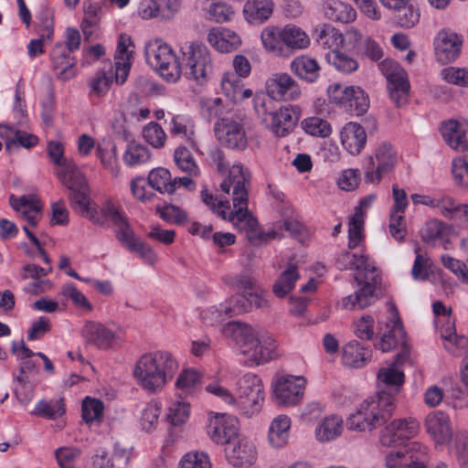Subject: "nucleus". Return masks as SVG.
<instances>
[{
    "label": "nucleus",
    "mask_w": 468,
    "mask_h": 468,
    "mask_svg": "<svg viewBox=\"0 0 468 468\" xmlns=\"http://www.w3.org/2000/svg\"><path fill=\"white\" fill-rule=\"evenodd\" d=\"M121 242L131 252H135L148 265L154 266L157 261V254L154 250L146 242L136 237L135 233H132L129 237Z\"/></svg>",
    "instance_id": "nucleus-39"
},
{
    "label": "nucleus",
    "mask_w": 468,
    "mask_h": 468,
    "mask_svg": "<svg viewBox=\"0 0 468 468\" xmlns=\"http://www.w3.org/2000/svg\"><path fill=\"white\" fill-rule=\"evenodd\" d=\"M65 408L62 399L57 400H41L32 412L33 415L41 416L46 419H56L63 415Z\"/></svg>",
    "instance_id": "nucleus-54"
},
{
    "label": "nucleus",
    "mask_w": 468,
    "mask_h": 468,
    "mask_svg": "<svg viewBox=\"0 0 468 468\" xmlns=\"http://www.w3.org/2000/svg\"><path fill=\"white\" fill-rule=\"evenodd\" d=\"M458 461L462 468H468V431H458L454 438Z\"/></svg>",
    "instance_id": "nucleus-63"
},
{
    "label": "nucleus",
    "mask_w": 468,
    "mask_h": 468,
    "mask_svg": "<svg viewBox=\"0 0 468 468\" xmlns=\"http://www.w3.org/2000/svg\"><path fill=\"white\" fill-rule=\"evenodd\" d=\"M112 82V74L110 72L109 75L105 71L97 72L89 81L90 93L96 97H103Z\"/></svg>",
    "instance_id": "nucleus-59"
},
{
    "label": "nucleus",
    "mask_w": 468,
    "mask_h": 468,
    "mask_svg": "<svg viewBox=\"0 0 468 468\" xmlns=\"http://www.w3.org/2000/svg\"><path fill=\"white\" fill-rule=\"evenodd\" d=\"M81 334L87 344L102 350L112 348L118 338L115 332L94 321L86 322Z\"/></svg>",
    "instance_id": "nucleus-21"
},
{
    "label": "nucleus",
    "mask_w": 468,
    "mask_h": 468,
    "mask_svg": "<svg viewBox=\"0 0 468 468\" xmlns=\"http://www.w3.org/2000/svg\"><path fill=\"white\" fill-rule=\"evenodd\" d=\"M425 427L436 443H448L452 437L450 418L442 411L436 410L429 413L425 419Z\"/></svg>",
    "instance_id": "nucleus-24"
},
{
    "label": "nucleus",
    "mask_w": 468,
    "mask_h": 468,
    "mask_svg": "<svg viewBox=\"0 0 468 468\" xmlns=\"http://www.w3.org/2000/svg\"><path fill=\"white\" fill-rule=\"evenodd\" d=\"M418 431V423L412 419H398L388 423L379 435L382 446L393 447L413 437Z\"/></svg>",
    "instance_id": "nucleus-18"
},
{
    "label": "nucleus",
    "mask_w": 468,
    "mask_h": 468,
    "mask_svg": "<svg viewBox=\"0 0 468 468\" xmlns=\"http://www.w3.org/2000/svg\"><path fill=\"white\" fill-rule=\"evenodd\" d=\"M335 266L339 270L355 271V280L358 288L341 301L346 310H361L373 304L380 294L381 277L374 263L364 254L352 253L348 250L341 252Z\"/></svg>",
    "instance_id": "nucleus-2"
},
{
    "label": "nucleus",
    "mask_w": 468,
    "mask_h": 468,
    "mask_svg": "<svg viewBox=\"0 0 468 468\" xmlns=\"http://www.w3.org/2000/svg\"><path fill=\"white\" fill-rule=\"evenodd\" d=\"M441 132L444 141L452 149L461 152L467 149L468 133L459 122L454 120L446 122L441 126Z\"/></svg>",
    "instance_id": "nucleus-29"
},
{
    "label": "nucleus",
    "mask_w": 468,
    "mask_h": 468,
    "mask_svg": "<svg viewBox=\"0 0 468 468\" xmlns=\"http://www.w3.org/2000/svg\"><path fill=\"white\" fill-rule=\"evenodd\" d=\"M434 314L438 316L437 324L444 348L458 355L462 348L468 346V340L464 335H458L455 329V319L451 316L452 308H447L441 302H435L432 305Z\"/></svg>",
    "instance_id": "nucleus-13"
},
{
    "label": "nucleus",
    "mask_w": 468,
    "mask_h": 468,
    "mask_svg": "<svg viewBox=\"0 0 468 468\" xmlns=\"http://www.w3.org/2000/svg\"><path fill=\"white\" fill-rule=\"evenodd\" d=\"M144 53L147 63L154 68L162 78L169 82L179 80L182 66L167 44L159 39L150 41L145 46Z\"/></svg>",
    "instance_id": "nucleus-9"
},
{
    "label": "nucleus",
    "mask_w": 468,
    "mask_h": 468,
    "mask_svg": "<svg viewBox=\"0 0 468 468\" xmlns=\"http://www.w3.org/2000/svg\"><path fill=\"white\" fill-rule=\"evenodd\" d=\"M9 203L13 209L19 213L20 217L28 223V225L23 226V229L30 241L36 247H39L40 241L29 228L36 227L42 218L43 205L41 201L35 195H25L19 197L11 195Z\"/></svg>",
    "instance_id": "nucleus-15"
},
{
    "label": "nucleus",
    "mask_w": 468,
    "mask_h": 468,
    "mask_svg": "<svg viewBox=\"0 0 468 468\" xmlns=\"http://www.w3.org/2000/svg\"><path fill=\"white\" fill-rule=\"evenodd\" d=\"M186 76L198 83L207 80L213 72V64L207 47L198 41L185 43L181 47Z\"/></svg>",
    "instance_id": "nucleus-7"
},
{
    "label": "nucleus",
    "mask_w": 468,
    "mask_h": 468,
    "mask_svg": "<svg viewBox=\"0 0 468 468\" xmlns=\"http://www.w3.org/2000/svg\"><path fill=\"white\" fill-rule=\"evenodd\" d=\"M292 420L289 416L281 414L273 418L269 425L267 441L273 449H282L290 440Z\"/></svg>",
    "instance_id": "nucleus-26"
},
{
    "label": "nucleus",
    "mask_w": 468,
    "mask_h": 468,
    "mask_svg": "<svg viewBox=\"0 0 468 468\" xmlns=\"http://www.w3.org/2000/svg\"><path fill=\"white\" fill-rule=\"evenodd\" d=\"M156 211L162 219L171 224L182 225L187 221V213L177 206L165 205L158 207Z\"/></svg>",
    "instance_id": "nucleus-58"
},
{
    "label": "nucleus",
    "mask_w": 468,
    "mask_h": 468,
    "mask_svg": "<svg viewBox=\"0 0 468 468\" xmlns=\"http://www.w3.org/2000/svg\"><path fill=\"white\" fill-rule=\"evenodd\" d=\"M201 374L194 368L181 371L176 381V388L180 391L179 396L193 394L201 383Z\"/></svg>",
    "instance_id": "nucleus-44"
},
{
    "label": "nucleus",
    "mask_w": 468,
    "mask_h": 468,
    "mask_svg": "<svg viewBox=\"0 0 468 468\" xmlns=\"http://www.w3.org/2000/svg\"><path fill=\"white\" fill-rule=\"evenodd\" d=\"M147 184L161 194L174 193V185L168 169L163 167L152 169L147 176Z\"/></svg>",
    "instance_id": "nucleus-43"
},
{
    "label": "nucleus",
    "mask_w": 468,
    "mask_h": 468,
    "mask_svg": "<svg viewBox=\"0 0 468 468\" xmlns=\"http://www.w3.org/2000/svg\"><path fill=\"white\" fill-rule=\"evenodd\" d=\"M190 414V404L188 401H173L167 409L166 420L173 426H179L186 422Z\"/></svg>",
    "instance_id": "nucleus-50"
},
{
    "label": "nucleus",
    "mask_w": 468,
    "mask_h": 468,
    "mask_svg": "<svg viewBox=\"0 0 468 468\" xmlns=\"http://www.w3.org/2000/svg\"><path fill=\"white\" fill-rule=\"evenodd\" d=\"M217 140L223 146L243 151L248 145L244 124L239 115L231 114L219 118L214 125Z\"/></svg>",
    "instance_id": "nucleus-11"
},
{
    "label": "nucleus",
    "mask_w": 468,
    "mask_h": 468,
    "mask_svg": "<svg viewBox=\"0 0 468 468\" xmlns=\"http://www.w3.org/2000/svg\"><path fill=\"white\" fill-rule=\"evenodd\" d=\"M398 162V154L388 142L378 144L374 154L368 157V165L365 172L367 183L378 184L382 177L389 174Z\"/></svg>",
    "instance_id": "nucleus-12"
},
{
    "label": "nucleus",
    "mask_w": 468,
    "mask_h": 468,
    "mask_svg": "<svg viewBox=\"0 0 468 468\" xmlns=\"http://www.w3.org/2000/svg\"><path fill=\"white\" fill-rule=\"evenodd\" d=\"M174 160L176 166L190 176H198L199 167L190 151L185 146H179L175 150Z\"/></svg>",
    "instance_id": "nucleus-48"
},
{
    "label": "nucleus",
    "mask_w": 468,
    "mask_h": 468,
    "mask_svg": "<svg viewBox=\"0 0 468 468\" xmlns=\"http://www.w3.org/2000/svg\"><path fill=\"white\" fill-rule=\"evenodd\" d=\"M378 68L388 81L389 96L393 102L400 107L408 101L410 82L406 71L394 60L386 58Z\"/></svg>",
    "instance_id": "nucleus-14"
},
{
    "label": "nucleus",
    "mask_w": 468,
    "mask_h": 468,
    "mask_svg": "<svg viewBox=\"0 0 468 468\" xmlns=\"http://www.w3.org/2000/svg\"><path fill=\"white\" fill-rule=\"evenodd\" d=\"M250 183V174L241 164H235L229 168V176L220 185L224 193L232 196L234 211L227 215V219L244 232L250 241L276 239V230L267 233L260 231L257 219L248 210Z\"/></svg>",
    "instance_id": "nucleus-1"
},
{
    "label": "nucleus",
    "mask_w": 468,
    "mask_h": 468,
    "mask_svg": "<svg viewBox=\"0 0 468 468\" xmlns=\"http://www.w3.org/2000/svg\"><path fill=\"white\" fill-rule=\"evenodd\" d=\"M150 157L151 154L146 146L130 144L123 154V162L128 166H135L148 162Z\"/></svg>",
    "instance_id": "nucleus-52"
},
{
    "label": "nucleus",
    "mask_w": 468,
    "mask_h": 468,
    "mask_svg": "<svg viewBox=\"0 0 468 468\" xmlns=\"http://www.w3.org/2000/svg\"><path fill=\"white\" fill-rule=\"evenodd\" d=\"M343 147L352 155L359 154L367 143V133L362 125L355 122L346 123L340 132Z\"/></svg>",
    "instance_id": "nucleus-25"
},
{
    "label": "nucleus",
    "mask_w": 468,
    "mask_h": 468,
    "mask_svg": "<svg viewBox=\"0 0 468 468\" xmlns=\"http://www.w3.org/2000/svg\"><path fill=\"white\" fill-rule=\"evenodd\" d=\"M410 465L424 464L423 461L427 454V447L419 441L409 442L401 449Z\"/></svg>",
    "instance_id": "nucleus-60"
},
{
    "label": "nucleus",
    "mask_w": 468,
    "mask_h": 468,
    "mask_svg": "<svg viewBox=\"0 0 468 468\" xmlns=\"http://www.w3.org/2000/svg\"><path fill=\"white\" fill-rule=\"evenodd\" d=\"M301 127L306 133L319 138H327L333 132L330 122L318 116L305 118L302 121Z\"/></svg>",
    "instance_id": "nucleus-45"
},
{
    "label": "nucleus",
    "mask_w": 468,
    "mask_h": 468,
    "mask_svg": "<svg viewBox=\"0 0 468 468\" xmlns=\"http://www.w3.org/2000/svg\"><path fill=\"white\" fill-rule=\"evenodd\" d=\"M395 408L394 397L379 391L377 396L359 404L356 411L347 418L346 426L352 431H371L386 423L391 418Z\"/></svg>",
    "instance_id": "nucleus-6"
},
{
    "label": "nucleus",
    "mask_w": 468,
    "mask_h": 468,
    "mask_svg": "<svg viewBox=\"0 0 468 468\" xmlns=\"http://www.w3.org/2000/svg\"><path fill=\"white\" fill-rule=\"evenodd\" d=\"M52 69L56 78L67 81L76 75V60L61 43L55 45L51 52Z\"/></svg>",
    "instance_id": "nucleus-23"
},
{
    "label": "nucleus",
    "mask_w": 468,
    "mask_h": 468,
    "mask_svg": "<svg viewBox=\"0 0 468 468\" xmlns=\"http://www.w3.org/2000/svg\"><path fill=\"white\" fill-rule=\"evenodd\" d=\"M441 78L448 83L462 87H468V67L454 68L449 67L441 70Z\"/></svg>",
    "instance_id": "nucleus-62"
},
{
    "label": "nucleus",
    "mask_w": 468,
    "mask_h": 468,
    "mask_svg": "<svg viewBox=\"0 0 468 468\" xmlns=\"http://www.w3.org/2000/svg\"><path fill=\"white\" fill-rule=\"evenodd\" d=\"M325 58L339 72L351 73L358 68V63L354 58L339 50H330Z\"/></svg>",
    "instance_id": "nucleus-47"
},
{
    "label": "nucleus",
    "mask_w": 468,
    "mask_h": 468,
    "mask_svg": "<svg viewBox=\"0 0 468 468\" xmlns=\"http://www.w3.org/2000/svg\"><path fill=\"white\" fill-rule=\"evenodd\" d=\"M343 431V420L337 415L324 418L315 429V437L324 442L336 439Z\"/></svg>",
    "instance_id": "nucleus-41"
},
{
    "label": "nucleus",
    "mask_w": 468,
    "mask_h": 468,
    "mask_svg": "<svg viewBox=\"0 0 468 468\" xmlns=\"http://www.w3.org/2000/svg\"><path fill=\"white\" fill-rule=\"evenodd\" d=\"M314 37L320 47L331 50H337L345 41L340 31L327 24L317 26L314 29Z\"/></svg>",
    "instance_id": "nucleus-37"
},
{
    "label": "nucleus",
    "mask_w": 468,
    "mask_h": 468,
    "mask_svg": "<svg viewBox=\"0 0 468 468\" xmlns=\"http://www.w3.org/2000/svg\"><path fill=\"white\" fill-rule=\"evenodd\" d=\"M299 277L297 265L289 264L272 285V292L279 298L285 297L293 290Z\"/></svg>",
    "instance_id": "nucleus-38"
},
{
    "label": "nucleus",
    "mask_w": 468,
    "mask_h": 468,
    "mask_svg": "<svg viewBox=\"0 0 468 468\" xmlns=\"http://www.w3.org/2000/svg\"><path fill=\"white\" fill-rule=\"evenodd\" d=\"M225 454L231 465L243 467L256 461L257 450L252 441L239 436L225 449Z\"/></svg>",
    "instance_id": "nucleus-20"
},
{
    "label": "nucleus",
    "mask_w": 468,
    "mask_h": 468,
    "mask_svg": "<svg viewBox=\"0 0 468 468\" xmlns=\"http://www.w3.org/2000/svg\"><path fill=\"white\" fill-rule=\"evenodd\" d=\"M236 401L241 414L250 418L257 415L262 408L265 392L261 378L252 373L242 376L236 384Z\"/></svg>",
    "instance_id": "nucleus-8"
},
{
    "label": "nucleus",
    "mask_w": 468,
    "mask_h": 468,
    "mask_svg": "<svg viewBox=\"0 0 468 468\" xmlns=\"http://www.w3.org/2000/svg\"><path fill=\"white\" fill-rule=\"evenodd\" d=\"M241 79L233 72H226L221 79L223 93L234 102L242 101L252 95L251 90L243 88Z\"/></svg>",
    "instance_id": "nucleus-31"
},
{
    "label": "nucleus",
    "mask_w": 468,
    "mask_h": 468,
    "mask_svg": "<svg viewBox=\"0 0 468 468\" xmlns=\"http://www.w3.org/2000/svg\"><path fill=\"white\" fill-rule=\"evenodd\" d=\"M305 379L297 376H282L272 384L274 401L282 406L296 405L303 399Z\"/></svg>",
    "instance_id": "nucleus-16"
},
{
    "label": "nucleus",
    "mask_w": 468,
    "mask_h": 468,
    "mask_svg": "<svg viewBox=\"0 0 468 468\" xmlns=\"http://www.w3.org/2000/svg\"><path fill=\"white\" fill-rule=\"evenodd\" d=\"M207 433L217 444H230L239 437L236 420L217 415L209 420Z\"/></svg>",
    "instance_id": "nucleus-22"
},
{
    "label": "nucleus",
    "mask_w": 468,
    "mask_h": 468,
    "mask_svg": "<svg viewBox=\"0 0 468 468\" xmlns=\"http://www.w3.org/2000/svg\"><path fill=\"white\" fill-rule=\"evenodd\" d=\"M324 16L334 22L350 23L356 17V10L340 0H325L322 5Z\"/></svg>",
    "instance_id": "nucleus-30"
},
{
    "label": "nucleus",
    "mask_w": 468,
    "mask_h": 468,
    "mask_svg": "<svg viewBox=\"0 0 468 468\" xmlns=\"http://www.w3.org/2000/svg\"><path fill=\"white\" fill-rule=\"evenodd\" d=\"M348 92L346 106H344V108L354 112L357 116L364 114L369 107L367 95L360 87L351 86V90Z\"/></svg>",
    "instance_id": "nucleus-49"
},
{
    "label": "nucleus",
    "mask_w": 468,
    "mask_h": 468,
    "mask_svg": "<svg viewBox=\"0 0 468 468\" xmlns=\"http://www.w3.org/2000/svg\"><path fill=\"white\" fill-rule=\"evenodd\" d=\"M169 131L172 135L179 136L188 142L193 148H197L195 126L186 117L174 115L170 121Z\"/></svg>",
    "instance_id": "nucleus-40"
},
{
    "label": "nucleus",
    "mask_w": 468,
    "mask_h": 468,
    "mask_svg": "<svg viewBox=\"0 0 468 468\" xmlns=\"http://www.w3.org/2000/svg\"><path fill=\"white\" fill-rule=\"evenodd\" d=\"M462 46V36L450 30H441L434 39V50L438 61L442 64L454 61L461 53Z\"/></svg>",
    "instance_id": "nucleus-19"
},
{
    "label": "nucleus",
    "mask_w": 468,
    "mask_h": 468,
    "mask_svg": "<svg viewBox=\"0 0 468 468\" xmlns=\"http://www.w3.org/2000/svg\"><path fill=\"white\" fill-rule=\"evenodd\" d=\"M207 41L220 52H231L241 45L239 36L225 27L211 29L207 35Z\"/></svg>",
    "instance_id": "nucleus-28"
},
{
    "label": "nucleus",
    "mask_w": 468,
    "mask_h": 468,
    "mask_svg": "<svg viewBox=\"0 0 468 468\" xmlns=\"http://www.w3.org/2000/svg\"><path fill=\"white\" fill-rule=\"evenodd\" d=\"M282 44L290 49L302 50L311 44L308 34L300 27L288 24L281 28Z\"/></svg>",
    "instance_id": "nucleus-35"
},
{
    "label": "nucleus",
    "mask_w": 468,
    "mask_h": 468,
    "mask_svg": "<svg viewBox=\"0 0 468 468\" xmlns=\"http://www.w3.org/2000/svg\"><path fill=\"white\" fill-rule=\"evenodd\" d=\"M179 368L176 357L166 350L145 353L133 367V377L147 392L155 394L164 389Z\"/></svg>",
    "instance_id": "nucleus-5"
},
{
    "label": "nucleus",
    "mask_w": 468,
    "mask_h": 468,
    "mask_svg": "<svg viewBox=\"0 0 468 468\" xmlns=\"http://www.w3.org/2000/svg\"><path fill=\"white\" fill-rule=\"evenodd\" d=\"M271 129L278 136H285L296 125L300 118V109L297 106L281 108L271 113Z\"/></svg>",
    "instance_id": "nucleus-27"
},
{
    "label": "nucleus",
    "mask_w": 468,
    "mask_h": 468,
    "mask_svg": "<svg viewBox=\"0 0 468 468\" xmlns=\"http://www.w3.org/2000/svg\"><path fill=\"white\" fill-rule=\"evenodd\" d=\"M266 90L268 95L276 101H297L302 95L299 83L284 72L272 74L266 82Z\"/></svg>",
    "instance_id": "nucleus-17"
},
{
    "label": "nucleus",
    "mask_w": 468,
    "mask_h": 468,
    "mask_svg": "<svg viewBox=\"0 0 468 468\" xmlns=\"http://www.w3.org/2000/svg\"><path fill=\"white\" fill-rule=\"evenodd\" d=\"M290 69L297 77L308 82H314L319 77L320 66L318 62L307 55H301L293 58Z\"/></svg>",
    "instance_id": "nucleus-36"
},
{
    "label": "nucleus",
    "mask_w": 468,
    "mask_h": 468,
    "mask_svg": "<svg viewBox=\"0 0 468 468\" xmlns=\"http://www.w3.org/2000/svg\"><path fill=\"white\" fill-rule=\"evenodd\" d=\"M244 16L251 24H261L268 20L273 12L272 0H247L244 5Z\"/></svg>",
    "instance_id": "nucleus-32"
},
{
    "label": "nucleus",
    "mask_w": 468,
    "mask_h": 468,
    "mask_svg": "<svg viewBox=\"0 0 468 468\" xmlns=\"http://www.w3.org/2000/svg\"><path fill=\"white\" fill-rule=\"evenodd\" d=\"M144 140L154 148H161L166 141V133L155 122H149L143 130Z\"/></svg>",
    "instance_id": "nucleus-57"
},
{
    "label": "nucleus",
    "mask_w": 468,
    "mask_h": 468,
    "mask_svg": "<svg viewBox=\"0 0 468 468\" xmlns=\"http://www.w3.org/2000/svg\"><path fill=\"white\" fill-rule=\"evenodd\" d=\"M203 1V9L207 11L208 18L217 23H224L229 21L234 14L230 5L223 1H214L209 3V0Z\"/></svg>",
    "instance_id": "nucleus-46"
},
{
    "label": "nucleus",
    "mask_w": 468,
    "mask_h": 468,
    "mask_svg": "<svg viewBox=\"0 0 468 468\" xmlns=\"http://www.w3.org/2000/svg\"><path fill=\"white\" fill-rule=\"evenodd\" d=\"M452 173L456 185L468 187V154L452 160Z\"/></svg>",
    "instance_id": "nucleus-61"
},
{
    "label": "nucleus",
    "mask_w": 468,
    "mask_h": 468,
    "mask_svg": "<svg viewBox=\"0 0 468 468\" xmlns=\"http://www.w3.org/2000/svg\"><path fill=\"white\" fill-rule=\"evenodd\" d=\"M60 181L69 190V200L73 210L92 222L102 225L103 221L96 216L95 208L90 202L85 178L76 172Z\"/></svg>",
    "instance_id": "nucleus-10"
},
{
    "label": "nucleus",
    "mask_w": 468,
    "mask_h": 468,
    "mask_svg": "<svg viewBox=\"0 0 468 468\" xmlns=\"http://www.w3.org/2000/svg\"><path fill=\"white\" fill-rule=\"evenodd\" d=\"M281 28L280 27H267L262 30L261 38L264 48L268 52L276 55L282 54L283 44L281 37Z\"/></svg>",
    "instance_id": "nucleus-51"
},
{
    "label": "nucleus",
    "mask_w": 468,
    "mask_h": 468,
    "mask_svg": "<svg viewBox=\"0 0 468 468\" xmlns=\"http://www.w3.org/2000/svg\"><path fill=\"white\" fill-rule=\"evenodd\" d=\"M180 468H211V463L205 452H188L181 460Z\"/></svg>",
    "instance_id": "nucleus-64"
},
{
    "label": "nucleus",
    "mask_w": 468,
    "mask_h": 468,
    "mask_svg": "<svg viewBox=\"0 0 468 468\" xmlns=\"http://www.w3.org/2000/svg\"><path fill=\"white\" fill-rule=\"evenodd\" d=\"M363 213L360 209H356L348 223V248L353 250L356 248L363 240Z\"/></svg>",
    "instance_id": "nucleus-53"
},
{
    "label": "nucleus",
    "mask_w": 468,
    "mask_h": 468,
    "mask_svg": "<svg viewBox=\"0 0 468 468\" xmlns=\"http://www.w3.org/2000/svg\"><path fill=\"white\" fill-rule=\"evenodd\" d=\"M63 152L64 148L60 143L50 142L48 144V156L57 165L60 166V171L58 173V176L60 180L78 172L76 165L64 157Z\"/></svg>",
    "instance_id": "nucleus-42"
},
{
    "label": "nucleus",
    "mask_w": 468,
    "mask_h": 468,
    "mask_svg": "<svg viewBox=\"0 0 468 468\" xmlns=\"http://www.w3.org/2000/svg\"><path fill=\"white\" fill-rule=\"evenodd\" d=\"M101 213L103 217L107 220L112 221V223L116 228V238L120 242L126 239L124 237H129L132 233H133V230L128 223L127 218L112 203H105L101 208Z\"/></svg>",
    "instance_id": "nucleus-33"
},
{
    "label": "nucleus",
    "mask_w": 468,
    "mask_h": 468,
    "mask_svg": "<svg viewBox=\"0 0 468 468\" xmlns=\"http://www.w3.org/2000/svg\"><path fill=\"white\" fill-rule=\"evenodd\" d=\"M161 410L160 404L155 401H152L146 405L140 419L143 430L149 432L157 427Z\"/></svg>",
    "instance_id": "nucleus-55"
},
{
    "label": "nucleus",
    "mask_w": 468,
    "mask_h": 468,
    "mask_svg": "<svg viewBox=\"0 0 468 468\" xmlns=\"http://www.w3.org/2000/svg\"><path fill=\"white\" fill-rule=\"evenodd\" d=\"M389 308L392 312L391 324L387 325L389 328L388 332L381 335L380 341L375 344V347L382 352H388L398 345L399 340L402 341L401 352L398 354L395 362L389 367H382L378 373V382L386 389L384 391L392 396L390 393H398L404 383V373L398 367L409 359L410 347L403 341L404 331L396 307L390 304Z\"/></svg>",
    "instance_id": "nucleus-4"
},
{
    "label": "nucleus",
    "mask_w": 468,
    "mask_h": 468,
    "mask_svg": "<svg viewBox=\"0 0 468 468\" xmlns=\"http://www.w3.org/2000/svg\"><path fill=\"white\" fill-rule=\"evenodd\" d=\"M246 293L235 294L229 298L223 304V312L231 317L249 313V305Z\"/></svg>",
    "instance_id": "nucleus-56"
},
{
    "label": "nucleus",
    "mask_w": 468,
    "mask_h": 468,
    "mask_svg": "<svg viewBox=\"0 0 468 468\" xmlns=\"http://www.w3.org/2000/svg\"><path fill=\"white\" fill-rule=\"evenodd\" d=\"M371 358V351L357 341H351L342 349V362L348 367H361Z\"/></svg>",
    "instance_id": "nucleus-34"
},
{
    "label": "nucleus",
    "mask_w": 468,
    "mask_h": 468,
    "mask_svg": "<svg viewBox=\"0 0 468 468\" xmlns=\"http://www.w3.org/2000/svg\"><path fill=\"white\" fill-rule=\"evenodd\" d=\"M222 334L231 339L251 365H261L276 357L275 339L260 334L250 324L231 321L222 327Z\"/></svg>",
    "instance_id": "nucleus-3"
}]
</instances>
